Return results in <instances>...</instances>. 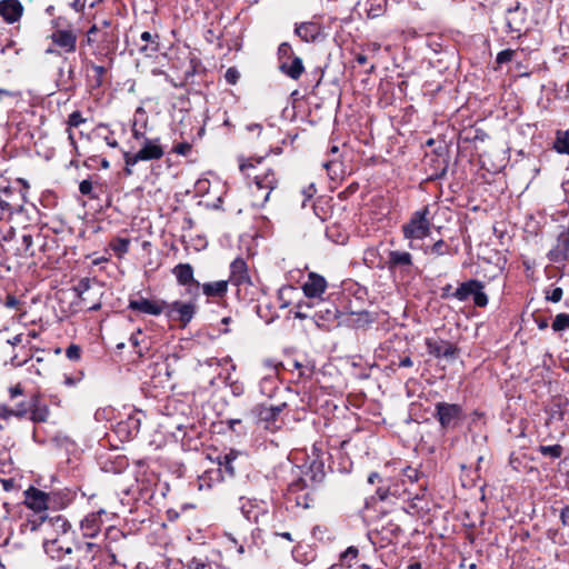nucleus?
<instances>
[{
  "instance_id": "20e7f679",
  "label": "nucleus",
  "mask_w": 569,
  "mask_h": 569,
  "mask_svg": "<svg viewBox=\"0 0 569 569\" xmlns=\"http://www.w3.org/2000/svg\"><path fill=\"white\" fill-rule=\"evenodd\" d=\"M429 213L428 207L413 212L410 220L402 227L403 237L419 240L426 238L431 227Z\"/></svg>"
},
{
  "instance_id": "052dcab7",
  "label": "nucleus",
  "mask_w": 569,
  "mask_h": 569,
  "mask_svg": "<svg viewBox=\"0 0 569 569\" xmlns=\"http://www.w3.org/2000/svg\"><path fill=\"white\" fill-rule=\"evenodd\" d=\"M173 151L178 154L187 156L191 151V144L188 142L179 143L173 148Z\"/></svg>"
},
{
  "instance_id": "5fc2aeb1",
  "label": "nucleus",
  "mask_w": 569,
  "mask_h": 569,
  "mask_svg": "<svg viewBox=\"0 0 569 569\" xmlns=\"http://www.w3.org/2000/svg\"><path fill=\"white\" fill-rule=\"evenodd\" d=\"M262 159H257V160H253V159H248V160H240V163H239V168H240V171L246 174V176H250V172H249V169L250 168H254V162L256 163H260Z\"/></svg>"
},
{
  "instance_id": "412c9836",
  "label": "nucleus",
  "mask_w": 569,
  "mask_h": 569,
  "mask_svg": "<svg viewBox=\"0 0 569 569\" xmlns=\"http://www.w3.org/2000/svg\"><path fill=\"white\" fill-rule=\"evenodd\" d=\"M24 493L26 505L32 509L34 513H42V511L50 508L48 492L31 487Z\"/></svg>"
},
{
  "instance_id": "a878e982",
  "label": "nucleus",
  "mask_w": 569,
  "mask_h": 569,
  "mask_svg": "<svg viewBox=\"0 0 569 569\" xmlns=\"http://www.w3.org/2000/svg\"><path fill=\"white\" fill-rule=\"evenodd\" d=\"M23 7L18 0H1L0 16L8 23H13L20 19Z\"/></svg>"
},
{
  "instance_id": "72a5a7b5",
  "label": "nucleus",
  "mask_w": 569,
  "mask_h": 569,
  "mask_svg": "<svg viewBox=\"0 0 569 569\" xmlns=\"http://www.w3.org/2000/svg\"><path fill=\"white\" fill-rule=\"evenodd\" d=\"M296 34L303 41H315L320 34V28L313 22H302L296 27Z\"/></svg>"
},
{
  "instance_id": "2f4dec72",
  "label": "nucleus",
  "mask_w": 569,
  "mask_h": 569,
  "mask_svg": "<svg viewBox=\"0 0 569 569\" xmlns=\"http://www.w3.org/2000/svg\"><path fill=\"white\" fill-rule=\"evenodd\" d=\"M30 411V399L21 401L10 408L7 405H0V419L7 420L11 417L22 418Z\"/></svg>"
},
{
  "instance_id": "4468645a",
  "label": "nucleus",
  "mask_w": 569,
  "mask_h": 569,
  "mask_svg": "<svg viewBox=\"0 0 569 569\" xmlns=\"http://www.w3.org/2000/svg\"><path fill=\"white\" fill-rule=\"evenodd\" d=\"M109 516L110 513H108L104 509H99L98 511L88 513L80 522L82 535L87 538L96 537L100 532L104 522L103 518L110 520Z\"/></svg>"
},
{
  "instance_id": "4be33fe9",
  "label": "nucleus",
  "mask_w": 569,
  "mask_h": 569,
  "mask_svg": "<svg viewBox=\"0 0 569 569\" xmlns=\"http://www.w3.org/2000/svg\"><path fill=\"white\" fill-rule=\"evenodd\" d=\"M327 280L316 273L309 272L307 281L302 286L303 293L307 298H321L327 289Z\"/></svg>"
},
{
  "instance_id": "9b49d317",
  "label": "nucleus",
  "mask_w": 569,
  "mask_h": 569,
  "mask_svg": "<svg viewBox=\"0 0 569 569\" xmlns=\"http://www.w3.org/2000/svg\"><path fill=\"white\" fill-rule=\"evenodd\" d=\"M425 343L428 353L435 358H445L452 361L458 357L459 349L447 340L440 338H426Z\"/></svg>"
},
{
  "instance_id": "473e14b6",
  "label": "nucleus",
  "mask_w": 569,
  "mask_h": 569,
  "mask_svg": "<svg viewBox=\"0 0 569 569\" xmlns=\"http://www.w3.org/2000/svg\"><path fill=\"white\" fill-rule=\"evenodd\" d=\"M123 538H124V535L120 529L112 527V526H110L107 529V531H106L107 542H106L103 551H104V557L110 560V563L116 562V553L113 552V548H112L111 543L114 541H118L120 539H123Z\"/></svg>"
},
{
  "instance_id": "338daca9",
  "label": "nucleus",
  "mask_w": 569,
  "mask_h": 569,
  "mask_svg": "<svg viewBox=\"0 0 569 569\" xmlns=\"http://www.w3.org/2000/svg\"><path fill=\"white\" fill-rule=\"evenodd\" d=\"M238 555L242 556L246 553L247 549H251V545H247V538H243L241 542L236 547Z\"/></svg>"
},
{
  "instance_id": "603ef678",
  "label": "nucleus",
  "mask_w": 569,
  "mask_h": 569,
  "mask_svg": "<svg viewBox=\"0 0 569 569\" xmlns=\"http://www.w3.org/2000/svg\"><path fill=\"white\" fill-rule=\"evenodd\" d=\"M91 69H92V71L94 72V82H96V86H101V83H102V78H103V76H104V74H106V72H107L106 67L91 63Z\"/></svg>"
},
{
  "instance_id": "58836bf2",
  "label": "nucleus",
  "mask_w": 569,
  "mask_h": 569,
  "mask_svg": "<svg viewBox=\"0 0 569 569\" xmlns=\"http://www.w3.org/2000/svg\"><path fill=\"white\" fill-rule=\"evenodd\" d=\"M187 569H212V562L207 556L190 558L186 563Z\"/></svg>"
},
{
  "instance_id": "6ab92c4d",
  "label": "nucleus",
  "mask_w": 569,
  "mask_h": 569,
  "mask_svg": "<svg viewBox=\"0 0 569 569\" xmlns=\"http://www.w3.org/2000/svg\"><path fill=\"white\" fill-rule=\"evenodd\" d=\"M548 259L553 263H563L569 257V226L557 237L556 244L549 250Z\"/></svg>"
},
{
  "instance_id": "cd10ccee",
  "label": "nucleus",
  "mask_w": 569,
  "mask_h": 569,
  "mask_svg": "<svg viewBox=\"0 0 569 569\" xmlns=\"http://www.w3.org/2000/svg\"><path fill=\"white\" fill-rule=\"evenodd\" d=\"M30 419L33 422H44L49 417V408L42 403L38 395H33L30 398Z\"/></svg>"
},
{
  "instance_id": "393cba45",
  "label": "nucleus",
  "mask_w": 569,
  "mask_h": 569,
  "mask_svg": "<svg viewBox=\"0 0 569 569\" xmlns=\"http://www.w3.org/2000/svg\"><path fill=\"white\" fill-rule=\"evenodd\" d=\"M266 366L270 369V373L261 378L259 382V390L261 395L268 398H272L279 387L277 377V366L272 365L270 361H266Z\"/></svg>"
},
{
  "instance_id": "b1692460",
  "label": "nucleus",
  "mask_w": 569,
  "mask_h": 569,
  "mask_svg": "<svg viewBox=\"0 0 569 569\" xmlns=\"http://www.w3.org/2000/svg\"><path fill=\"white\" fill-rule=\"evenodd\" d=\"M228 281L238 287L250 283L248 267L242 258H237L231 262L230 277Z\"/></svg>"
},
{
  "instance_id": "09e8293b",
  "label": "nucleus",
  "mask_w": 569,
  "mask_h": 569,
  "mask_svg": "<svg viewBox=\"0 0 569 569\" xmlns=\"http://www.w3.org/2000/svg\"><path fill=\"white\" fill-rule=\"evenodd\" d=\"M113 413H114V410L111 407L99 408L94 412V419L97 421H104V420L109 421L112 419Z\"/></svg>"
},
{
  "instance_id": "39448f33",
  "label": "nucleus",
  "mask_w": 569,
  "mask_h": 569,
  "mask_svg": "<svg viewBox=\"0 0 569 569\" xmlns=\"http://www.w3.org/2000/svg\"><path fill=\"white\" fill-rule=\"evenodd\" d=\"M197 312V305L192 301L176 300L167 302L164 310L166 317L171 321L180 323L181 328H186L193 319Z\"/></svg>"
},
{
  "instance_id": "774afa93",
  "label": "nucleus",
  "mask_w": 569,
  "mask_h": 569,
  "mask_svg": "<svg viewBox=\"0 0 569 569\" xmlns=\"http://www.w3.org/2000/svg\"><path fill=\"white\" fill-rule=\"evenodd\" d=\"M44 54H51V56H56V57H60L62 56L63 53L61 52V50L53 46L52 43L44 50Z\"/></svg>"
},
{
  "instance_id": "0e129e2a",
  "label": "nucleus",
  "mask_w": 569,
  "mask_h": 569,
  "mask_svg": "<svg viewBox=\"0 0 569 569\" xmlns=\"http://www.w3.org/2000/svg\"><path fill=\"white\" fill-rule=\"evenodd\" d=\"M377 256L376 249H369L365 252V262L368 266H375L373 258Z\"/></svg>"
},
{
  "instance_id": "2eb2a0df",
  "label": "nucleus",
  "mask_w": 569,
  "mask_h": 569,
  "mask_svg": "<svg viewBox=\"0 0 569 569\" xmlns=\"http://www.w3.org/2000/svg\"><path fill=\"white\" fill-rule=\"evenodd\" d=\"M48 39L58 47L62 53H73L77 49V33L71 29H57Z\"/></svg>"
},
{
  "instance_id": "f03ea898",
  "label": "nucleus",
  "mask_w": 569,
  "mask_h": 569,
  "mask_svg": "<svg viewBox=\"0 0 569 569\" xmlns=\"http://www.w3.org/2000/svg\"><path fill=\"white\" fill-rule=\"evenodd\" d=\"M279 70L292 80H298L305 72L303 61L296 56L288 42H282L278 48Z\"/></svg>"
},
{
  "instance_id": "ddd939ff",
  "label": "nucleus",
  "mask_w": 569,
  "mask_h": 569,
  "mask_svg": "<svg viewBox=\"0 0 569 569\" xmlns=\"http://www.w3.org/2000/svg\"><path fill=\"white\" fill-rule=\"evenodd\" d=\"M163 156L162 147L156 140L146 139L142 148L136 153H126L127 166H133L139 160L160 159Z\"/></svg>"
},
{
  "instance_id": "9d476101",
  "label": "nucleus",
  "mask_w": 569,
  "mask_h": 569,
  "mask_svg": "<svg viewBox=\"0 0 569 569\" xmlns=\"http://www.w3.org/2000/svg\"><path fill=\"white\" fill-rule=\"evenodd\" d=\"M428 487V480H423L418 487L413 488V493L408 495L406 499L408 502L405 508L406 512L416 515L429 510V503L427 501Z\"/></svg>"
},
{
  "instance_id": "de8ad7c7",
  "label": "nucleus",
  "mask_w": 569,
  "mask_h": 569,
  "mask_svg": "<svg viewBox=\"0 0 569 569\" xmlns=\"http://www.w3.org/2000/svg\"><path fill=\"white\" fill-rule=\"evenodd\" d=\"M563 290L560 287H549L545 290V299L557 303L562 299Z\"/></svg>"
},
{
  "instance_id": "79ce46f5",
  "label": "nucleus",
  "mask_w": 569,
  "mask_h": 569,
  "mask_svg": "<svg viewBox=\"0 0 569 569\" xmlns=\"http://www.w3.org/2000/svg\"><path fill=\"white\" fill-rule=\"evenodd\" d=\"M426 253L430 256L441 257L450 253V247L443 240H439L435 242L431 247H428L426 249Z\"/></svg>"
},
{
  "instance_id": "69168bd1",
  "label": "nucleus",
  "mask_w": 569,
  "mask_h": 569,
  "mask_svg": "<svg viewBox=\"0 0 569 569\" xmlns=\"http://www.w3.org/2000/svg\"><path fill=\"white\" fill-rule=\"evenodd\" d=\"M23 393L22 387L18 383L9 389L10 399H14Z\"/></svg>"
},
{
  "instance_id": "49530a36",
  "label": "nucleus",
  "mask_w": 569,
  "mask_h": 569,
  "mask_svg": "<svg viewBox=\"0 0 569 569\" xmlns=\"http://www.w3.org/2000/svg\"><path fill=\"white\" fill-rule=\"evenodd\" d=\"M97 187H93L92 180H81L79 190L83 196H89L91 199L99 198L97 193Z\"/></svg>"
},
{
  "instance_id": "3c124183",
  "label": "nucleus",
  "mask_w": 569,
  "mask_h": 569,
  "mask_svg": "<svg viewBox=\"0 0 569 569\" xmlns=\"http://www.w3.org/2000/svg\"><path fill=\"white\" fill-rule=\"evenodd\" d=\"M66 357L71 361H78L81 357V348L77 345H70L66 349Z\"/></svg>"
},
{
  "instance_id": "aec40b11",
  "label": "nucleus",
  "mask_w": 569,
  "mask_h": 569,
  "mask_svg": "<svg viewBox=\"0 0 569 569\" xmlns=\"http://www.w3.org/2000/svg\"><path fill=\"white\" fill-rule=\"evenodd\" d=\"M50 508L63 509L69 506L77 496V491L72 488H53L48 491Z\"/></svg>"
},
{
  "instance_id": "f257e3e1",
  "label": "nucleus",
  "mask_w": 569,
  "mask_h": 569,
  "mask_svg": "<svg viewBox=\"0 0 569 569\" xmlns=\"http://www.w3.org/2000/svg\"><path fill=\"white\" fill-rule=\"evenodd\" d=\"M22 530L40 532L43 550L53 560H62L73 551L74 531L62 515L33 513L22 523Z\"/></svg>"
},
{
  "instance_id": "c9c22d12",
  "label": "nucleus",
  "mask_w": 569,
  "mask_h": 569,
  "mask_svg": "<svg viewBox=\"0 0 569 569\" xmlns=\"http://www.w3.org/2000/svg\"><path fill=\"white\" fill-rule=\"evenodd\" d=\"M238 453L233 450L229 451L228 453L218 457V468H221V475L224 472L229 477L234 476V467L233 462L237 459Z\"/></svg>"
},
{
  "instance_id": "4c0bfd02",
  "label": "nucleus",
  "mask_w": 569,
  "mask_h": 569,
  "mask_svg": "<svg viewBox=\"0 0 569 569\" xmlns=\"http://www.w3.org/2000/svg\"><path fill=\"white\" fill-rule=\"evenodd\" d=\"M558 153L569 154V131H558L553 142Z\"/></svg>"
},
{
  "instance_id": "f704fd0d",
  "label": "nucleus",
  "mask_w": 569,
  "mask_h": 569,
  "mask_svg": "<svg viewBox=\"0 0 569 569\" xmlns=\"http://www.w3.org/2000/svg\"><path fill=\"white\" fill-rule=\"evenodd\" d=\"M222 480L223 476L221 475V468L207 470L198 479L199 489H210L214 482H220Z\"/></svg>"
},
{
  "instance_id": "8fccbe9b",
  "label": "nucleus",
  "mask_w": 569,
  "mask_h": 569,
  "mask_svg": "<svg viewBox=\"0 0 569 569\" xmlns=\"http://www.w3.org/2000/svg\"><path fill=\"white\" fill-rule=\"evenodd\" d=\"M358 549L353 546L347 548V550L341 555V560L343 563L351 566V562L357 558Z\"/></svg>"
},
{
  "instance_id": "5701e85b",
  "label": "nucleus",
  "mask_w": 569,
  "mask_h": 569,
  "mask_svg": "<svg viewBox=\"0 0 569 569\" xmlns=\"http://www.w3.org/2000/svg\"><path fill=\"white\" fill-rule=\"evenodd\" d=\"M269 182V180H251L249 183V189L252 194L253 206L260 207L267 202L271 190L273 189V186H271Z\"/></svg>"
},
{
  "instance_id": "864d4df0",
  "label": "nucleus",
  "mask_w": 569,
  "mask_h": 569,
  "mask_svg": "<svg viewBox=\"0 0 569 569\" xmlns=\"http://www.w3.org/2000/svg\"><path fill=\"white\" fill-rule=\"evenodd\" d=\"M513 56H515V51L513 50H511V49L502 50V51H500L497 54L496 62L498 64H502V63L509 62V61L512 60Z\"/></svg>"
},
{
  "instance_id": "a211bd4d",
  "label": "nucleus",
  "mask_w": 569,
  "mask_h": 569,
  "mask_svg": "<svg viewBox=\"0 0 569 569\" xmlns=\"http://www.w3.org/2000/svg\"><path fill=\"white\" fill-rule=\"evenodd\" d=\"M305 489L306 481L303 479L291 482L288 488V499H293L297 506L308 509L313 505L315 498L310 492H306Z\"/></svg>"
},
{
  "instance_id": "a19ab883",
  "label": "nucleus",
  "mask_w": 569,
  "mask_h": 569,
  "mask_svg": "<svg viewBox=\"0 0 569 569\" xmlns=\"http://www.w3.org/2000/svg\"><path fill=\"white\" fill-rule=\"evenodd\" d=\"M386 0H370V7L366 10L368 19H376L383 14Z\"/></svg>"
},
{
  "instance_id": "6e6d98bb",
  "label": "nucleus",
  "mask_w": 569,
  "mask_h": 569,
  "mask_svg": "<svg viewBox=\"0 0 569 569\" xmlns=\"http://www.w3.org/2000/svg\"><path fill=\"white\" fill-rule=\"evenodd\" d=\"M89 289H90V279L89 278L80 279L78 284L74 287V291L77 292L78 297H81Z\"/></svg>"
},
{
  "instance_id": "e433bc0d",
  "label": "nucleus",
  "mask_w": 569,
  "mask_h": 569,
  "mask_svg": "<svg viewBox=\"0 0 569 569\" xmlns=\"http://www.w3.org/2000/svg\"><path fill=\"white\" fill-rule=\"evenodd\" d=\"M391 497L400 498L406 501L408 495L413 493V489L408 486H402V481L398 478L389 485Z\"/></svg>"
},
{
  "instance_id": "c03bdc74",
  "label": "nucleus",
  "mask_w": 569,
  "mask_h": 569,
  "mask_svg": "<svg viewBox=\"0 0 569 569\" xmlns=\"http://www.w3.org/2000/svg\"><path fill=\"white\" fill-rule=\"evenodd\" d=\"M6 184H0V206H10L9 200L13 197V189L9 184V180H4Z\"/></svg>"
},
{
  "instance_id": "e2e57ef3",
  "label": "nucleus",
  "mask_w": 569,
  "mask_h": 569,
  "mask_svg": "<svg viewBox=\"0 0 569 569\" xmlns=\"http://www.w3.org/2000/svg\"><path fill=\"white\" fill-rule=\"evenodd\" d=\"M376 495L378 496L379 500H387L389 497H391L389 485L387 487H379L376 491Z\"/></svg>"
},
{
  "instance_id": "c756f323",
  "label": "nucleus",
  "mask_w": 569,
  "mask_h": 569,
  "mask_svg": "<svg viewBox=\"0 0 569 569\" xmlns=\"http://www.w3.org/2000/svg\"><path fill=\"white\" fill-rule=\"evenodd\" d=\"M227 280H219L213 282H206L200 284L202 293L208 298H223L228 292Z\"/></svg>"
},
{
  "instance_id": "dca6fc26",
  "label": "nucleus",
  "mask_w": 569,
  "mask_h": 569,
  "mask_svg": "<svg viewBox=\"0 0 569 569\" xmlns=\"http://www.w3.org/2000/svg\"><path fill=\"white\" fill-rule=\"evenodd\" d=\"M286 403L282 402L278 406H259L257 407V416L261 422H264V428L271 431H274L280 428L281 421L279 420V416Z\"/></svg>"
},
{
  "instance_id": "1a4fd4ad",
  "label": "nucleus",
  "mask_w": 569,
  "mask_h": 569,
  "mask_svg": "<svg viewBox=\"0 0 569 569\" xmlns=\"http://www.w3.org/2000/svg\"><path fill=\"white\" fill-rule=\"evenodd\" d=\"M143 413L140 410H133L127 415L126 419L117 422L114 431L122 440H130L136 437L140 430Z\"/></svg>"
},
{
  "instance_id": "f8f14e48",
  "label": "nucleus",
  "mask_w": 569,
  "mask_h": 569,
  "mask_svg": "<svg viewBox=\"0 0 569 569\" xmlns=\"http://www.w3.org/2000/svg\"><path fill=\"white\" fill-rule=\"evenodd\" d=\"M167 301L162 299H148L140 297L138 299H130L128 308L132 311L149 316H160L164 313Z\"/></svg>"
},
{
  "instance_id": "680f3d73",
  "label": "nucleus",
  "mask_w": 569,
  "mask_h": 569,
  "mask_svg": "<svg viewBox=\"0 0 569 569\" xmlns=\"http://www.w3.org/2000/svg\"><path fill=\"white\" fill-rule=\"evenodd\" d=\"M98 32V27L96 24H93L87 32V38L84 40V42L88 44V46H91L92 43H94L97 41L96 39V33Z\"/></svg>"
},
{
  "instance_id": "bf43d9fd",
  "label": "nucleus",
  "mask_w": 569,
  "mask_h": 569,
  "mask_svg": "<svg viewBox=\"0 0 569 569\" xmlns=\"http://www.w3.org/2000/svg\"><path fill=\"white\" fill-rule=\"evenodd\" d=\"M83 122H84V119L82 118V116L79 111H74L69 116L68 123L70 127H79Z\"/></svg>"
},
{
  "instance_id": "a18cd8bd",
  "label": "nucleus",
  "mask_w": 569,
  "mask_h": 569,
  "mask_svg": "<svg viewBox=\"0 0 569 569\" xmlns=\"http://www.w3.org/2000/svg\"><path fill=\"white\" fill-rule=\"evenodd\" d=\"M569 329V313H558L552 321L553 331H562Z\"/></svg>"
},
{
  "instance_id": "6e6552de",
  "label": "nucleus",
  "mask_w": 569,
  "mask_h": 569,
  "mask_svg": "<svg viewBox=\"0 0 569 569\" xmlns=\"http://www.w3.org/2000/svg\"><path fill=\"white\" fill-rule=\"evenodd\" d=\"M412 256L407 251L390 250L387 260L376 264L377 268H387L391 273H408L412 267Z\"/></svg>"
},
{
  "instance_id": "f3484780",
  "label": "nucleus",
  "mask_w": 569,
  "mask_h": 569,
  "mask_svg": "<svg viewBox=\"0 0 569 569\" xmlns=\"http://www.w3.org/2000/svg\"><path fill=\"white\" fill-rule=\"evenodd\" d=\"M239 502L242 516L251 522H258L268 511L267 503L262 500L240 497Z\"/></svg>"
},
{
  "instance_id": "13d9d810",
  "label": "nucleus",
  "mask_w": 569,
  "mask_h": 569,
  "mask_svg": "<svg viewBox=\"0 0 569 569\" xmlns=\"http://www.w3.org/2000/svg\"><path fill=\"white\" fill-rule=\"evenodd\" d=\"M226 81L230 84H236L240 78V73L236 68H229L224 73Z\"/></svg>"
},
{
  "instance_id": "4d7b16f0",
  "label": "nucleus",
  "mask_w": 569,
  "mask_h": 569,
  "mask_svg": "<svg viewBox=\"0 0 569 569\" xmlns=\"http://www.w3.org/2000/svg\"><path fill=\"white\" fill-rule=\"evenodd\" d=\"M317 190L313 183H310L307 188L302 190L303 200L301 206L306 207L307 201L311 200L313 196L316 194Z\"/></svg>"
},
{
  "instance_id": "37998d69",
  "label": "nucleus",
  "mask_w": 569,
  "mask_h": 569,
  "mask_svg": "<svg viewBox=\"0 0 569 569\" xmlns=\"http://www.w3.org/2000/svg\"><path fill=\"white\" fill-rule=\"evenodd\" d=\"M130 241L127 238H116L111 242V248L118 257H122L129 250Z\"/></svg>"
},
{
  "instance_id": "c85d7f7f",
  "label": "nucleus",
  "mask_w": 569,
  "mask_h": 569,
  "mask_svg": "<svg viewBox=\"0 0 569 569\" xmlns=\"http://www.w3.org/2000/svg\"><path fill=\"white\" fill-rule=\"evenodd\" d=\"M399 479L402 481V486H408L413 489L418 487L420 482L427 480V477L417 468L407 466L405 469H402Z\"/></svg>"
},
{
  "instance_id": "bb28decb",
  "label": "nucleus",
  "mask_w": 569,
  "mask_h": 569,
  "mask_svg": "<svg viewBox=\"0 0 569 569\" xmlns=\"http://www.w3.org/2000/svg\"><path fill=\"white\" fill-rule=\"evenodd\" d=\"M138 51L142 56L150 58L153 57L159 50L158 36L152 34L149 31H144L140 34V41L137 42Z\"/></svg>"
},
{
  "instance_id": "ea45409f",
  "label": "nucleus",
  "mask_w": 569,
  "mask_h": 569,
  "mask_svg": "<svg viewBox=\"0 0 569 569\" xmlns=\"http://www.w3.org/2000/svg\"><path fill=\"white\" fill-rule=\"evenodd\" d=\"M537 451L543 457H550L552 459H558L563 453V447L561 445H552V446H539Z\"/></svg>"
},
{
  "instance_id": "7ed1b4c3",
  "label": "nucleus",
  "mask_w": 569,
  "mask_h": 569,
  "mask_svg": "<svg viewBox=\"0 0 569 569\" xmlns=\"http://www.w3.org/2000/svg\"><path fill=\"white\" fill-rule=\"evenodd\" d=\"M77 559L72 563L74 569H100L104 557L103 549L92 542H87L76 549Z\"/></svg>"
},
{
  "instance_id": "423d86ee",
  "label": "nucleus",
  "mask_w": 569,
  "mask_h": 569,
  "mask_svg": "<svg viewBox=\"0 0 569 569\" xmlns=\"http://www.w3.org/2000/svg\"><path fill=\"white\" fill-rule=\"evenodd\" d=\"M435 417L443 430L455 429L463 419V410L460 405L438 402Z\"/></svg>"
},
{
  "instance_id": "7c9ffc66",
  "label": "nucleus",
  "mask_w": 569,
  "mask_h": 569,
  "mask_svg": "<svg viewBox=\"0 0 569 569\" xmlns=\"http://www.w3.org/2000/svg\"><path fill=\"white\" fill-rule=\"evenodd\" d=\"M173 274L180 286L196 284L200 287V283L193 278V268L189 263H179L173 269Z\"/></svg>"
},
{
  "instance_id": "0eeeda50",
  "label": "nucleus",
  "mask_w": 569,
  "mask_h": 569,
  "mask_svg": "<svg viewBox=\"0 0 569 569\" xmlns=\"http://www.w3.org/2000/svg\"><path fill=\"white\" fill-rule=\"evenodd\" d=\"M452 296L459 301H466L469 297L472 296L473 303L477 307L483 308L488 305V297L483 292V284L478 280H468L462 282Z\"/></svg>"
}]
</instances>
